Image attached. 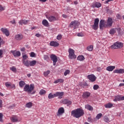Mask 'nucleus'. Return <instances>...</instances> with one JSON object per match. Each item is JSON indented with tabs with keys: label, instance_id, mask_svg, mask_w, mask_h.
Segmentation results:
<instances>
[{
	"label": "nucleus",
	"instance_id": "1",
	"mask_svg": "<svg viewBox=\"0 0 124 124\" xmlns=\"http://www.w3.org/2000/svg\"><path fill=\"white\" fill-rule=\"evenodd\" d=\"M84 114L85 112H84V110L81 108L73 110L71 112L72 116H73V117L77 118V119L80 118V117H82V116H84Z\"/></svg>",
	"mask_w": 124,
	"mask_h": 124
},
{
	"label": "nucleus",
	"instance_id": "2",
	"mask_svg": "<svg viewBox=\"0 0 124 124\" xmlns=\"http://www.w3.org/2000/svg\"><path fill=\"white\" fill-rule=\"evenodd\" d=\"M34 90V84L30 85L26 84L24 87V92H27L28 93H31V92Z\"/></svg>",
	"mask_w": 124,
	"mask_h": 124
},
{
	"label": "nucleus",
	"instance_id": "3",
	"mask_svg": "<svg viewBox=\"0 0 124 124\" xmlns=\"http://www.w3.org/2000/svg\"><path fill=\"white\" fill-rule=\"evenodd\" d=\"M124 47V44L120 42H116L111 46V49H121Z\"/></svg>",
	"mask_w": 124,
	"mask_h": 124
},
{
	"label": "nucleus",
	"instance_id": "4",
	"mask_svg": "<svg viewBox=\"0 0 124 124\" xmlns=\"http://www.w3.org/2000/svg\"><path fill=\"white\" fill-rule=\"evenodd\" d=\"M69 58L71 60L73 59H76V55H75V51L73 50L72 48H69Z\"/></svg>",
	"mask_w": 124,
	"mask_h": 124
},
{
	"label": "nucleus",
	"instance_id": "5",
	"mask_svg": "<svg viewBox=\"0 0 124 124\" xmlns=\"http://www.w3.org/2000/svg\"><path fill=\"white\" fill-rule=\"evenodd\" d=\"M99 23V18H97L94 19V24L92 26V28L95 31L98 29V24Z\"/></svg>",
	"mask_w": 124,
	"mask_h": 124
},
{
	"label": "nucleus",
	"instance_id": "6",
	"mask_svg": "<svg viewBox=\"0 0 124 124\" xmlns=\"http://www.w3.org/2000/svg\"><path fill=\"white\" fill-rule=\"evenodd\" d=\"M106 22L105 21V20L104 19H101L99 22V28L100 30L102 31L103 30V28H107L106 24L105 23Z\"/></svg>",
	"mask_w": 124,
	"mask_h": 124
},
{
	"label": "nucleus",
	"instance_id": "7",
	"mask_svg": "<svg viewBox=\"0 0 124 124\" xmlns=\"http://www.w3.org/2000/svg\"><path fill=\"white\" fill-rule=\"evenodd\" d=\"M113 23H114V21H113V18H112V17H108L107 21V24H106L107 28H110L112 27Z\"/></svg>",
	"mask_w": 124,
	"mask_h": 124
},
{
	"label": "nucleus",
	"instance_id": "8",
	"mask_svg": "<svg viewBox=\"0 0 124 124\" xmlns=\"http://www.w3.org/2000/svg\"><path fill=\"white\" fill-rule=\"evenodd\" d=\"M50 59L53 62V65H56V63H57V62H58V57L55 54H52L50 56Z\"/></svg>",
	"mask_w": 124,
	"mask_h": 124
},
{
	"label": "nucleus",
	"instance_id": "9",
	"mask_svg": "<svg viewBox=\"0 0 124 124\" xmlns=\"http://www.w3.org/2000/svg\"><path fill=\"white\" fill-rule=\"evenodd\" d=\"M69 26L71 28L74 27V29H76V27H78V26H79V22L77 20L72 21Z\"/></svg>",
	"mask_w": 124,
	"mask_h": 124
},
{
	"label": "nucleus",
	"instance_id": "10",
	"mask_svg": "<svg viewBox=\"0 0 124 124\" xmlns=\"http://www.w3.org/2000/svg\"><path fill=\"white\" fill-rule=\"evenodd\" d=\"M88 79H89L91 82H94L96 80V77L93 75H89L87 76Z\"/></svg>",
	"mask_w": 124,
	"mask_h": 124
},
{
	"label": "nucleus",
	"instance_id": "11",
	"mask_svg": "<svg viewBox=\"0 0 124 124\" xmlns=\"http://www.w3.org/2000/svg\"><path fill=\"white\" fill-rule=\"evenodd\" d=\"M0 31L4 34H5L6 36H9L10 33L7 29L2 28L0 29Z\"/></svg>",
	"mask_w": 124,
	"mask_h": 124
},
{
	"label": "nucleus",
	"instance_id": "12",
	"mask_svg": "<svg viewBox=\"0 0 124 124\" xmlns=\"http://www.w3.org/2000/svg\"><path fill=\"white\" fill-rule=\"evenodd\" d=\"M11 53H12L15 57H20V56H21V52L19 51L12 50L11 51Z\"/></svg>",
	"mask_w": 124,
	"mask_h": 124
},
{
	"label": "nucleus",
	"instance_id": "13",
	"mask_svg": "<svg viewBox=\"0 0 124 124\" xmlns=\"http://www.w3.org/2000/svg\"><path fill=\"white\" fill-rule=\"evenodd\" d=\"M121 100H124V96L122 97L121 95H117L115 96L113 101H121Z\"/></svg>",
	"mask_w": 124,
	"mask_h": 124
},
{
	"label": "nucleus",
	"instance_id": "14",
	"mask_svg": "<svg viewBox=\"0 0 124 124\" xmlns=\"http://www.w3.org/2000/svg\"><path fill=\"white\" fill-rule=\"evenodd\" d=\"M63 113H64V108H63L62 107H61L58 109V111L57 113V116H60L62 115Z\"/></svg>",
	"mask_w": 124,
	"mask_h": 124
},
{
	"label": "nucleus",
	"instance_id": "15",
	"mask_svg": "<svg viewBox=\"0 0 124 124\" xmlns=\"http://www.w3.org/2000/svg\"><path fill=\"white\" fill-rule=\"evenodd\" d=\"M63 104H66L68 106L72 104V102L68 99H64L62 101Z\"/></svg>",
	"mask_w": 124,
	"mask_h": 124
},
{
	"label": "nucleus",
	"instance_id": "16",
	"mask_svg": "<svg viewBox=\"0 0 124 124\" xmlns=\"http://www.w3.org/2000/svg\"><path fill=\"white\" fill-rule=\"evenodd\" d=\"M46 18H47L49 22H54V21H57V18L53 16H46Z\"/></svg>",
	"mask_w": 124,
	"mask_h": 124
},
{
	"label": "nucleus",
	"instance_id": "17",
	"mask_svg": "<svg viewBox=\"0 0 124 124\" xmlns=\"http://www.w3.org/2000/svg\"><path fill=\"white\" fill-rule=\"evenodd\" d=\"M49 45L53 47H58L60 45V44L56 41H52L49 43Z\"/></svg>",
	"mask_w": 124,
	"mask_h": 124
},
{
	"label": "nucleus",
	"instance_id": "18",
	"mask_svg": "<svg viewBox=\"0 0 124 124\" xmlns=\"http://www.w3.org/2000/svg\"><path fill=\"white\" fill-rule=\"evenodd\" d=\"M114 73H118V74H123L124 73V69H116L113 71Z\"/></svg>",
	"mask_w": 124,
	"mask_h": 124
},
{
	"label": "nucleus",
	"instance_id": "19",
	"mask_svg": "<svg viewBox=\"0 0 124 124\" xmlns=\"http://www.w3.org/2000/svg\"><path fill=\"white\" fill-rule=\"evenodd\" d=\"M55 93V97L58 96V98H62V96L63 95V92H56Z\"/></svg>",
	"mask_w": 124,
	"mask_h": 124
},
{
	"label": "nucleus",
	"instance_id": "20",
	"mask_svg": "<svg viewBox=\"0 0 124 124\" xmlns=\"http://www.w3.org/2000/svg\"><path fill=\"white\" fill-rule=\"evenodd\" d=\"M90 95H91V93L87 92L83 93L82 95V97H83V98H88L90 97Z\"/></svg>",
	"mask_w": 124,
	"mask_h": 124
},
{
	"label": "nucleus",
	"instance_id": "21",
	"mask_svg": "<svg viewBox=\"0 0 124 124\" xmlns=\"http://www.w3.org/2000/svg\"><path fill=\"white\" fill-rule=\"evenodd\" d=\"M15 38L16 40H18V41L22 40L23 39V35L18 34L16 35Z\"/></svg>",
	"mask_w": 124,
	"mask_h": 124
},
{
	"label": "nucleus",
	"instance_id": "22",
	"mask_svg": "<svg viewBox=\"0 0 124 124\" xmlns=\"http://www.w3.org/2000/svg\"><path fill=\"white\" fill-rule=\"evenodd\" d=\"M20 25H27L29 23V20H21L18 22Z\"/></svg>",
	"mask_w": 124,
	"mask_h": 124
},
{
	"label": "nucleus",
	"instance_id": "23",
	"mask_svg": "<svg viewBox=\"0 0 124 124\" xmlns=\"http://www.w3.org/2000/svg\"><path fill=\"white\" fill-rule=\"evenodd\" d=\"M115 68H116V66H108L107 67L106 70L108 71H113Z\"/></svg>",
	"mask_w": 124,
	"mask_h": 124
},
{
	"label": "nucleus",
	"instance_id": "24",
	"mask_svg": "<svg viewBox=\"0 0 124 124\" xmlns=\"http://www.w3.org/2000/svg\"><path fill=\"white\" fill-rule=\"evenodd\" d=\"M106 12H107V13H108V14H112V13H113V12L112 11V10H111L110 9V7H106L105 8Z\"/></svg>",
	"mask_w": 124,
	"mask_h": 124
},
{
	"label": "nucleus",
	"instance_id": "25",
	"mask_svg": "<svg viewBox=\"0 0 124 124\" xmlns=\"http://www.w3.org/2000/svg\"><path fill=\"white\" fill-rule=\"evenodd\" d=\"M11 121L13 123H17L18 122V117L16 116H14L12 117Z\"/></svg>",
	"mask_w": 124,
	"mask_h": 124
},
{
	"label": "nucleus",
	"instance_id": "26",
	"mask_svg": "<svg viewBox=\"0 0 124 124\" xmlns=\"http://www.w3.org/2000/svg\"><path fill=\"white\" fill-rule=\"evenodd\" d=\"M42 24L45 26V27H48L49 26V23L48 21L46 19H44L42 21Z\"/></svg>",
	"mask_w": 124,
	"mask_h": 124
},
{
	"label": "nucleus",
	"instance_id": "27",
	"mask_svg": "<svg viewBox=\"0 0 124 124\" xmlns=\"http://www.w3.org/2000/svg\"><path fill=\"white\" fill-rule=\"evenodd\" d=\"M85 109H87V110H89V111H93V108L90 105H85Z\"/></svg>",
	"mask_w": 124,
	"mask_h": 124
},
{
	"label": "nucleus",
	"instance_id": "28",
	"mask_svg": "<svg viewBox=\"0 0 124 124\" xmlns=\"http://www.w3.org/2000/svg\"><path fill=\"white\" fill-rule=\"evenodd\" d=\"M55 97H56L55 93L53 94L52 93H50L48 94V99H52V98H55Z\"/></svg>",
	"mask_w": 124,
	"mask_h": 124
},
{
	"label": "nucleus",
	"instance_id": "29",
	"mask_svg": "<svg viewBox=\"0 0 124 124\" xmlns=\"http://www.w3.org/2000/svg\"><path fill=\"white\" fill-rule=\"evenodd\" d=\"M77 60L82 62V61H84V60H85V57L83 55H79L78 57Z\"/></svg>",
	"mask_w": 124,
	"mask_h": 124
},
{
	"label": "nucleus",
	"instance_id": "30",
	"mask_svg": "<svg viewBox=\"0 0 124 124\" xmlns=\"http://www.w3.org/2000/svg\"><path fill=\"white\" fill-rule=\"evenodd\" d=\"M93 6H94L95 7H96L97 8H99V7H101V3L98 2H96L93 4Z\"/></svg>",
	"mask_w": 124,
	"mask_h": 124
},
{
	"label": "nucleus",
	"instance_id": "31",
	"mask_svg": "<svg viewBox=\"0 0 124 124\" xmlns=\"http://www.w3.org/2000/svg\"><path fill=\"white\" fill-rule=\"evenodd\" d=\"M25 85H26V83H25L24 81L21 80L19 82V86L21 88H23V87H24V86H25Z\"/></svg>",
	"mask_w": 124,
	"mask_h": 124
},
{
	"label": "nucleus",
	"instance_id": "32",
	"mask_svg": "<svg viewBox=\"0 0 124 124\" xmlns=\"http://www.w3.org/2000/svg\"><path fill=\"white\" fill-rule=\"evenodd\" d=\"M35 64H36V61L35 60H33L30 62V66H34Z\"/></svg>",
	"mask_w": 124,
	"mask_h": 124
},
{
	"label": "nucleus",
	"instance_id": "33",
	"mask_svg": "<svg viewBox=\"0 0 124 124\" xmlns=\"http://www.w3.org/2000/svg\"><path fill=\"white\" fill-rule=\"evenodd\" d=\"M23 64L25 66H30V63L29 62V61L25 60L23 61Z\"/></svg>",
	"mask_w": 124,
	"mask_h": 124
},
{
	"label": "nucleus",
	"instance_id": "34",
	"mask_svg": "<svg viewBox=\"0 0 124 124\" xmlns=\"http://www.w3.org/2000/svg\"><path fill=\"white\" fill-rule=\"evenodd\" d=\"M63 79L60 78L54 81L55 84H58V83H63Z\"/></svg>",
	"mask_w": 124,
	"mask_h": 124
},
{
	"label": "nucleus",
	"instance_id": "35",
	"mask_svg": "<svg viewBox=\"0 0 124 124\" xmlns=\"http://www.w3.org/2000/svg\"><path fill=\"white\" fill-rule=\"evenodd\" d=\"M106 108H112L113 107V104L111 103H108V104L105 105Z\"/></svg>",
	"mask_w": 124,
	"mask_h": 124
},
{
	"label": "nucleus",
	"instance_id": "36",
	"mask_svg": "<svg viewBox=\"0 0 124 124\" xmlns=\"http://www.w3.org/2000/svg\"><path fill=\"white\" fill-rule=\"evenodd\" d=\"M26 107L27 108H31V107H32V103L29 102L26 104Z\"/></svg>",
	"mask_w": 124,
	"mask_h": 124
},
{
	"label": "nucleus",
	"instance_id": "37",
	"mask_svg": "<svg viewBox=\"0 0 124 124\" xmlns=\"http://www.w3.org/2000/svg\"><path fill=\"white\" fill-rule=\"evenodd\" d=\"M93 45H90L87 46V50H88V51H93Z\"/></svg>",
	"mask_w": 124,
	"mask_h": 124
},
{
	"label": "nucleus",
	"instance_id": "38",
	"mask_svg": "<svg viewBox=\"0 0 124 124\" xmlns=\"http://www.w3.org/2000/svg\"><path fill=\"white\" fill-rule=\"evenodd\" d=\"M116 33V29H112L109 31L110 34H114Z\"/></svg>",
	"mask_w": 124,
	"mask_h": 124
},
{
	"label": "nucleus",
	"instance_id": "39",
	"mask_svg": "<svg viewBox=\"0 0 124 124\" xmlns=\"http://www.w3.org/2000/svg\"><path fill=\"white\" fill-rule=\"evenodd\" d=\"M117 32L118 33V35L121 34V28H115V32Z\"/></svg>",
	"mask_w": 124,
	"mask_h": 124
},
{
	"label": "nucleus",
	"instance_id": "40",
	"mask_svg": "<svg viewBox=\"0 0 124 124\" xmlns=\"http://www.w3.org/2000/svg\"><path fill=\"white\" fill-rule=\"evenodd\" d=\"M50 70H47L46 72H44V76H45V77L48 76V75H49V74H50Z\"/></svg>",
	"mask_w": 124,
	"mask_h": 124
},
{
	"label": "nucleus",
	"instance_id": "41",
	"mask_svg": "<svg viewBox=\"0 0 124 124\" xmlns=\"http://www.w3.org/2000/svg\"><path fill=\"white\" fill-rule=\"evenodd\" d=\"M80 85L81 87H82V88H84V87H88L89 85H88V83L87 82H84V83H80Z\"/></svg>",
	"mask_w": 124,
	"mask_h": 124
},
{
	"label": "nucleus",
	"instance_id": "42",
	"mask_svg": "<svg viewBox=\"0 0 124 124\" xmlns=\"http://www.w3.org/2000/svg\"><path fill=\"white\" fill-rule=\"evenodd\" d=\"M10 70H12L13 72H15V73L17 72V69H16V67H15V66H13L12 67L10 68Z\"/></svg>",
	"mask_w": 124,
	"mask_h": 124
},
{
	"label": "nucleus",
	"instance_id": "43",
	"mask_svg": "<svg viewBox=\"0 0 124 124\" xmlns=\"http://www.w3.org/2000/svg\"><path fill=\"white\" fill-rule=\"evenodd\" d=\"M101 117H102V114L101 113H99L96 116V119L97 120H99V119H100V118H101Z\"/></svg>",
	"mask_w": 124,
	"mask_h": 124
},
{
	"label": "nucleus",
	"instance_id": "44",
	"mask_svg": "<svg viewBox=\"0 0 124 124\" xmlns=\"http://www.w3.org/2000/svg\"><path fill=\"white\" fill-rule=\"evenodd\" d=\"M45 93H46V91L44 90H41L40 91V94H41V95H42L43 94H45Z\"/></svg>",
	"mask_w": 124,
	"mask_h": 124
},
{
	"label": "nucleus",
	"instance_id": "45",
	"mask_svg": "<svg viewBox=\"0 0 124 124\" xmlns=\"http://www.w3.org/2000/svg\"><path fill=\"white\" fill-rule=\"evenodd\" d=\"M93 90H96L98 89H99V86H98L97 84H95L93 87Z\"/></svg>",
	"mask_w": 124,
	"mask_h": 124
},
{
	"label": "nucleus",
	"instance_id": "46",
	"mask_svg": "<svg viewBox=\"0 0 124 124\" xmlns=\"http://www.w3.org/2000/svg\"><path fill=\"white\" fill-rule=\"evenodd\" d=\"M70 73V71L69 70H66L64 73V76H66V75H67V74H69Z\"/></svg>",
	"mask_w": 124,
	"mask_h": 124
},
{
	"label": "nucleus",
	"instance_id": "47",
	"mask_svg": "<svg viewBox=\"0 0 124 124\" xmlns=\"http://www.w3.org/2000/svg\"><path fill=\"white\" fill-rule=\"evenodd\" d=\"M5 85L7 88H9V87H11V84L9 82H6Z\"/></svg>",
	"mask_w": 124,
	"mask_h": 124
},
{
	"label": "nucleus",
	"instance_id": "48",
	"mask_svg": "<svg viewBox=\"0 0 124 124\" xmlns=\"http://www.w3.org/2000/svg\"><path fill=\"white\" fill-rule=\"evenodd\" d=\"M44 59L45 61H48V60H49V56H48V55H45L44 56Z\"/></svg>",
	"mask_w": 124,
	"mask_h": 124
},
{
	"label": "nucleus",
	"instance_id": "49",
	"mask_svg": "<svg viewBox=\"0 0 124 124\" xmlns=\"http://www.w3.org/2000/svg\"><path fill=\"white\" fill-rule=\"evenodd\" d=\"M22 58H23V61H27L28 56H27L26 55H24L22 56Z\"/></svg>",
	"mask_w": 124,
	"mask_h": 124
},
{
	"label": "nucleus",
	"instance_id": "50",
	"mask_svg": "<svg viewBox=\"0 0 124 124\" xmlns=\"http://www.w3.org/2000/svg\"><path fill=\"white\" fill-rule=\"evenodd\" d=\"M31 58H34V57H35V53H34V52H32L31 53Z\"/></svg>",
	"mask_w": 124,
	"mask_h": 124
},
{
	"label": "nucleus",
	"instance_id": "51",
	"mask_svg": "<svg viewBox=\"0 0 124 124\" xmlns=\"http://www.w3.org/2000/svg\"><path fill=\"white\" fill-rule=\"evenodd\" d=\"M77 36H80L82 37L84 36V34L82 32L78 33Z\"/></svg>",
	"mask_w": 124,
	"mask_h": 124
},
{
	"label": "nucleus",
	"instance_id": "52",
	"mask_svg": "<svg viewBox=\"0 0 124 124\" xmlns=\"http://www.w3.org/2000/svg\"><path fill=\"white\" fill-rule=\"evenodd\" d=\"M104 121L106 123H108L109 122V118L107 117L104 118Z\"/></svg>",
	"mask_w": 124,
	"mask_h": 124
},
{
	"label": "nucleus",
	"instance_id": "53",
	"mask_svg": "<svg viewBox=\"0 0 124 124\" xmlns=\"http://www.w3.org/2000/svg\"><path fill=\"white\" fill-rule=\"evenodd\" d=\"M57 39L58 40H60V39H62V35L61 34H59L57 37Z\"/></svg>",
	"mask_w": 124,
	"mask_h": 124
},
{
	"label": "nucleus",
	"instance_id": "54",
	"mask_svg": "<svg viewBox=\"0 0 124 124\" xmlns=\"http://www.w3.org/2000/svg\"><path fill=\"white\" fill-rule=\"evenodd\" d=\"M2 113H0V122H2V117H3Z\"/></svg>",
	"mask_w": 124,
	"mask_h": 124
},
{
	"label": "nucleus",
	"instance_id": "55",
	"mask_svg": "<svg viewBox=\"0 0 124 124\" xmlns=\"http://www.w3.org/2000/svg\"><path fill=\"white\" fill-rule=\"evenodd\" d=\"M10 23H11V24H13V25H14L16 24V21H15V19H14L13 20L10 21Z\"/></svg>",
	"mask_w": 124,
	"mask_h": 124
},
{
	"label": "nucleus",
	"instance_id": "56",
	"mask_svg": "<svg viewBox=\"0 0 124 124\" xmlns=\"http://www.w3.org/2000/svg\"><path fill=\"white\" fill-rule=\"evenodd\" d=\"M4 10V8H3L1 5H0V12L3 11Z\"/></svg>",
	"mask_w": 124,
	"mask_h": 124
},
{
	"label": "nucleus",
	"instance_id": "57",
	"mask_svg": "<svg viewBox=\"0 0 124 124\" xmlns=\"http://www.w3.org/2000/svg\"><path fill=\"white\" fill-rule=\"evenodd\" d=\"M11 89H13L14 90H15L16 89L15 84H12V85H11Z\"/></svg>",
	"mask_w": 124,
	"mask_h": 124
},
{
	"label": "nucleus",
	"instance_id": "58",
	"mask_svg": "<svg viewBox=\"0 0 124 124\" xmlns=\"http://www.w3.org/2000/svg\"><path fill=\"white\" fill-rule=\"evenodd\" d=\"M2 107V100L0 99V108Z\"/></svg>",
	"mask_w": 124,
	"mask_h": 124
},
{
	"label": "nucleus",
	"instance_id": "59",
	"mask_svg": "<svg viewBox=\"0 0 124 124\" xmlns=\"http://www.w3.org/2000/svg\"><path fill=\"white\" fill-rule=\"evenodd\" d=\"M20 51H21V52H24L26 51V48L25 47H22L20 49Z\"/></svg>",
	"mask_w": 124,
	"mask_h": 124
},
{
	"label": "nucleus",
	"instance_id": "60",
	"mask_svg": "<svg viewBox=\"0 0 124 124\" xmlns=\"http://www.w3.org/2000/svg\"><path fill=\"white\" fill-rule=\"evenodd\" d=\"M14 105H13L12 106H10L8 107L9 109H13V108L14 107Z\"/></svg>",
	"mask_w": 124,
	"mask_h": 124
},
{
	"label": "nucleus",
	"instance_id": "61",
	"mask_svg": "<svg viewBox=\"0 0 124 124\" xmlns=\"http://www.w3.org/2000/svg\"><path fill=\"white\" fill-rule=\"evenodd\" d=\"M88 121L89 122H92L93 121V119H92L91 117H88Z\"/></svg>",
	"mask_w": 124,
	"mask_h": 124
},
{
	"label": "nucleus",
	"instance_id": "62",
	"mask_svg": "<svg viewBox=\"0 0 124 124\" xmlns=\"http://www.w3.org/2000/svg\"><path fill=\"white\" fill-rule=\"evenodd\" d=\"M2 53H3L2 50L0 49V57H1V56H2Z\"/></svg>",
	"mask_w": 124,
	"mask_h": 124
},
{
	"label": "nucleus",
	"instance_id": "63",
	"mask_svg": "<svg viewBox=\"0 0 124 124\" xmlns=\"http://www.w3.org/2000/svg\"><path fill=\"white\" fill-rule=\"evenodd\" d=\"M41 36V34H40L39 33H36L35 34V36H36L37 37H40V36Z\"/></svg>",
	"mask_w": 124,
	"mask_h": 124
},
{
	"label": "nucleus",
	"instance_id": "64",
	"mask_svg": "<svg viewBox=\"0 0 124 124\" xmlns=\"http://www.w3.org/2000/svg\"><path fill=\"white\" fill-rule=\"evenodd\" d=\"M124 86V83H120L119 84V87H123Z\"/></svg>",
	"mask_w": 124,
	"mask_h": 124
}]
</instances>
